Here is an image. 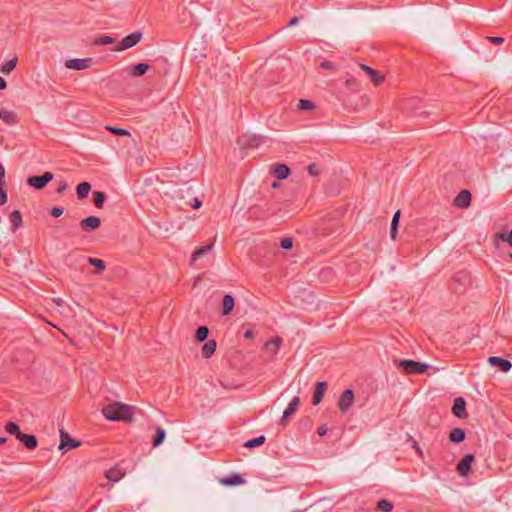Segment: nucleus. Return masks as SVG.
I'll list each match as a JSON object with an SVG mask.
<instances>
[{
    "instance_id": "79ce46f5",
    "label": "nucleus",
    "mask_w": 512,
    "mask_h": 512,
    "mask_svg": "<svg viewBox=\"0 0 512 512\" xmlns=\"http://www.w3.org/2000/svg\"><path fill=\"white\" fill-rule=\"evenodd\" d=\"M114 42H115V39L108 35H102L95 40V44H97V45H107V44H112Z\"/></svg>"
},
{
    "instance_id": "a19ab883",
    "label": "nucleus",
    "mask_w": 512,
    "mask_h": 512,
    "mask_svg": "<svg viewBox=\"0 0 512 512\" xmlns=\"http://www.w3.org/2000/svg\"><path fill=\"white\" fill-rule=\"evenodd\" d=\"M314 107H315V104L312 101H310V100H307V99L299 100L298 108L300 110H311Z\"/></svg>"
},
{
    "instance_id": "473e14b6",
    "label": "nucleus",
    "mask_w": 512,
    "mask_h": 512,
    "mask_svg": "<svg viewBox=\"0 0 512 512\" xmlns=\"http://www.w3.org/2000/svg\"><path fill=\"white\" fill-rule=\"evenodd\" d=\"M400 215H401L400 210L396 211V212L394 213V216H393V219H392V222H391L390 235H391V238H392L393 240H395V239H396V235H397V227H398V223H399Z\"/></svg>"
},
{
    "instance_id": "e2e57ef3",
    "label": "nucleus",
    "mask_w": 512,
    "mask_h": 512,
    "mask_svg": "<svg viewBox=\"0 0 512 512\" xmlns=\"http://www.w3.org/2000/svg\"><path fill=\"white\" fill-rule=\"evenodd\" d=\"M509 258L512 260V252L509 254Z\"/></svg>"
},
{
    "instance_id": "2eb2a0df",
    "label": "nucleus",
    "mask_w": 512,
    "mask_h": 512,
    "mask_svg": "<svg viewBox=\"0 0 512 512\" xmlns=\"http://www.w3.org/2000/svg\"><path fill=\"white\" fill-rule=\"evenodd\" d=\"M299 404L300 398L298 396L293 397L292 400L289 402L287 408L283 412L280 424H284V422L297 411Z\"/></svg>"
},
{
    "instance_id": "4c0bfd02",
    "label": "nucleus",
    "mask_w": 512,
    "mask_h": 512,
    "mask_svg": "<svg viewBox=\"0 0 512 512\" xmlns=\"http://www.w3.org/2000/svg\"><path fill=\"white\" fill-rule=\"evenodd\" d=\"M498 240H501L503 242H507L509 244V246L512 247V230L507 233V232H499L495 235V241L497 242Z\"/></svg>"
},
{
    "instance_id": "bf43d9fd",
    "label": "nucleus",
    "mask_w": 512,
    "mask_h": 512,
    "mask_svg": "<svg viewBox=\"0 0 512 512\" xmlns=\"http://www.w3.org/2000/svg\"><path fill=\"white\" fill-rule=\"evenodd\" d=\"M298 21H299V18H298V17H293V18L289 21L288 26H294V25H296V24L298 23Z\"/></svg>"
},
{
    "instance_id": "7ed1b4c3",
    "label": "nucleus",
    "mask_w": 512,
    "mask_h": 512,
    "mask_svg": "<svg viewBox=\"0 0 512 512\" xmlns=\"http://www.w3.org/2000/svg\"><path fill=\"white\" fill-rule=\"evenodd\" d=\"M54 178L53 173L44 172L42 175L29 176L26 180L27 185L35 188L36 190L44 189L49 182Z\"/></svg>"
},
{
    "instance_id": "cd10ccee",
    "label": "nucleus",
    "mask_w": 512,
    "mask_h": 512,
    "mask_svg": "<svg viewBox=\"0 0 512 512\" xmlns=\"http://www.w3.org/2000/svg\"><path fill=\"white\" fill-rule=\"evenodd\" d=\"M214 246V243H210V244H207V245H204L202 247H199L197 248L193 254H192V257H191V260L194 262L196 261L197 259H199L200 257H202L203 255H205L206 253H208L209 251L212 250Z\"/></svg>"
},
{
    "instance_id": "b1692460",
    "label": "nucleus",
    "mask_w": 512,
    "mask_h": 512,
    "mask_svg": "<svg viewBox=\"0 0 512 512\" xmlns=\"http://www.w3.org/2000/svg\"><path fill=\"white\" fill-rule=\"evenodd\" d=\"M11 231H16L22 225V215L19 210H14L10 214Z\"/></svg>"
},
{
    "instance_id": "864d4df0",
    "label": "nucleus",
    "mask_w": 512,
    "mask_h": 512,
    "mask_svg": "<svg viewBox=\"0 0 512 512\" xmlns=\"http://www.w3.org/2000/svg\"><path fill=\"white\" fill-rule=\"evenodd\" d=\"M4 178H5V168L2 165V163L0 162V184H5Z\"/></svg>"
},
{
    "instance_id": "9b49d317",
    "label": "nucleus",
    "mask_w": 512,
    "mask_h": 512,
    "mask_svg": "<svg viewBox=\"0 0 512 512\" xmlns=\"http://www.w3.org/2000/svg\"><path fill=\"white\" fill-rule=\"evenodd\" d=\"M488 363L491 366L498 367L502 372H508L512 368V363L504 358L492 356L488 358Z\"/></svg>"
},
{
    "instance_id": "a878e982",
    "label": "nucleus",
    "mask_w": 512,
    "mask_h": 512,
    "mask_svg": "<svg viewBox=\"0 0 512 512\" xmlns=\"http://www.w3.org/2000/svg\"><path fill=\"white\" fill-rule=\"evenodd\" d=\"M105 476L110 481L116 482L124 476V472L118 467H113L106 471Z\"/></svg>"
},
{
    "instance_id": "f3484780",
    "label": "nucleus",
    "mask_w": 512,
    "mask_h": 512,
    "mask_svg": "<svg viewBox=\"0 0 512 512\" xmlns=\"http://www.w3.org/2000/svg\"><path fill=\"white\" fill-rule=\"evenodd\" d=\"M18 440L29 450L35 449L38 445L36 436L32 434L21 433Z\"/></svg>"
},
{
    "instance_id": "2f4dec72",
    "label": "nucleus",
    "mask_w": 512,
    "mask_h": 512,
    "mask_svg": "<svg viewBox=\"0 0 512 512\" xmlns=\"http://www.w3.org/2000/svg\"><path fill=\"white\" fill-rule=\"evenodd\" d=\"M208 335H209L208 327L200 326L197 328L194 337L197 342L202 343L208 338Z\"/></svg>"
},
{
    "instance_id": "13d9d810",
    "label": "nucleus",
    "mask_w": 512,
    "mask_h": 512,
    "mask_svg": "<svg viewBox=\"0 0 512 512\" xmlns=\"http://www.w3.org/2000/svg\"><path fill=\"white\" fill-rule=\"evenodd\" d=\"M6 87H7L6 80L0 76V90H4V89H6Z\"/></svg>"
},
{
    "instance_id": "3c124183",
    "label": "nucleus",
    "mask_w": 512,
    "mask_h": 512,
    "mask_svg": "<svg viewBox=\"0 0 512 512\" xmlns=\"http://www.w3.org/2000/svg\"><path fill=\"white\" fill-rule=\"evenodd\" d=\"M67 187H68V184L65 181H61L59 183L58 188L56 189V193H58V194L64 193V191L67 189Z\"/></svg>"
},
{
    "instance_id": "c03bdc74",
    "label": "nucleus",
    "mask_w": 512,
    "mask_h": 512,
    "mask_svg": "<svg viewBox=\"0 0 512 512\" xmlns=\"http://www.w3.org/2000/svg\"><path fill=\"white\" fill-rule=\"evenodd\" d=\"M64 212V209L62 207H53L50 211V214L54 218L60 217Z\"/></svg>"
},
{
    "instance_id": "680f3d73",
    "label": "nucleus",
    "mask_w": 512,
    "mask_h": 512,
    "mask_svg": "<svg viewBox=\"0 0 512 512\" xmlns=\"http://www.w3.org/2000/svg\"><path fill=\"white\" fill-rule=\"evenodd\" d=\"M7 441L6 437H0V445L4 444Z\"/></svg>"
},
{
    "instance_id": "8fccbe9b",
    "label": "nucleus",
    "mask_w": 512,
    "mask_h": 512,
    "mask_svg": "<svg viewBox=\"0 0 512 512\" xmlns=\"http://www.w3.org/2000/svg\"><path fill=\"white\" fill-rule=\"evenodd\" d=\"M308 173L312 176H316L319 174V168L316 164H310L308 166Z\"/></svg>"
},
{
    "instance_id": "1a4fd4ad",
    "label": "nucleus",
    "mask_w": 512,
    "mask_h": 512,
    "mask_svg": "<svg viewBox=\"0 0 512 512\" xmlns=\"http://www.w3.org/2000/svg\"><path fill=\"white\" fill-rule=\"evenodd\" d=\"M100 225H101L100 218L97 216H94V215L84 218L83 220L80 221V224H79L81 230L84 232L94 231L97 228H99Z\"/></svg>"
},
{
    "instance_id": "4468645a",
    "label": "nucleus",
    "mask_w": 512,
    "mask_h": 512,
    "mask_svg": "<svg viewBox=\"0 0 512 512\" xmlns=\"http://www.w3.org/2000/svg\"><path fill=\"white\" fill-rule=\"evenodd\" d=\"M360 68L367 73L370 78V81L378 86L383 82V76L379 74L378 71L374 70L372 67L367 66L365 64H360Z\"/></svg>"
},
{
    "instance_id": "f8f14e48",
    "label": "nucleus",
    "mask_w": 512,
    "mask_h": 512,
    "mask_svg": "<svg viewBox=\"0 0 512 512\" xmlns=\"http://www.w3.org/2000/svg\"><path fill=\"white\" fill-rule=\"evenodd\" d=\"M91 58L70 59L67 60L65 66L73 70H84L90 67Z\"/></svg>"
},
{
    "instance_id": "a18cd8bd",
    "label": "nucleus",
    "mask_w": 512,
    "mask_h": 512,
    "mask_svg": "<svg viewBox=\"0 0 512 512\" xmlns=\"http://www.w3.org/2000/svg\"><path fill=\"white\" fill-rule=\"evenodd\" d=\"M320 67L326 70H334L335 64L331 61L325 60L320 63Z\"/></svg>"
},
{
    "instance_id": "4be33fe9",
    "label": "nucleus",
    "mask_w": 512,
    "mask_h": 512,
    "mask_svg": "<svg viewBox=\"0 0 512 512\" xmlns=\"http://www.w3.org/2000/svg\"><path fill=\"white\" fill-rule=\"evenodd\" d=\"M221 484L225 486H236L244 483V479L239 474H233L220 480Z\"/></svg>"
},
{
    "instance_id": "72a5a7b5",
    "label": "nucleus",
    "mask_w": 512,
    "mask_h": 512,
    "mask_svg": "<svg viewBox=\"0 0 512 512\" xmlns=\"http://www.w3.org/2000/svg\"><path fill=\"white\" fill-rule=\"evenodd\" d=\"M266 441V437L264 435H260L256 438L250 439L244 443V447L246 448H255L261 446Z\"/></svg>"
},
{
    "instance_id": "052dcab7",
    "label": "nucleus",
    "mask_w": 512,
    "mask_h": 512,
    "mask_svg": "<svg viewBox=\"0 0 512 512\" xmlns=\"http://www.w3.org/2000/svg\"><path fill=\"white\" fill-rule=\"evenodd\" d=\"M354 83H355V78H354V77H350V78H348V79L346 80V84H347L348 86L353 85Z\"/></svg>"
},
{
    "instance_id": "6e6552de",
    "label": "nucleus",
    "mask_w": 512,
    "mask_h": 512,
    "mask_svg": "<svg viewBox=\"0 0 512 512\" xmlns=\"http://www.w3.org/2000/svg\"><path fill=\"white\" fill-rule=\"evenodd\" d=\"M61 442L59 450L68 451L80 446V442L70 437V435L64 430L60 431Z\"/></svg>"
},
{
    "instance_id": "603ef678",
    "label": "nucleus",
    "mask_w": 512,
    "mask_h": 512,
    "mask_svg": "<svg viewBox=\"0 0 512 512\" xmlns=\"http://www.w3.org/2000/svg\"><path fill=\"white\" fill-rule=\"evenodd\" d=\"M327 431H328V429H327L326 425H321L317 429V434L322 437L327 434Z\"/></svg>"
},
{
    "instance_id": "393cba45",
    "label": "nucleus",
    "mask_w": 512,
    "mask_h": 512,
    "mask_svg": "<svg viewBox=\"0 0 512 512\" xmlns=\"http://www.w3.org/2000/svg\"><path fill=\"white\" fill-rule=\"evenodd\" d=\"M465 437H466V433H465L464 429H462V428H454L451 430V432L449 434L450 441H452L454 443H460V442L464 441Z\"/></svg>"
},
{
    "instance_id": "49530a36",
    "label": "nucleus",
    "mask_w": 512,
    "mask_h": 512,
    "mask_svg": "<svg viewBox=\"0 0 512 512\" xmlns=\"http://www.w3.org/2000/svg\"><path fill=\"white\" fill-rule=\"evenodd\" d=\"M4 184H0V205H4L7 202V193L3 189Z\"/></svg>"
},
{
    "instance_id": "f257e3e1",
    "label": "nucleus",
    "mask_w": 512,
    "mask_h": 512,
    "mask_svg": "<svg viewBox=\"0 0 512 512\" xmlns=\"http://www.w3.org/2000/svg\"><path fill=\"white\" fill-rule=\"evenodd\" d=\"M104 417L111 421L131 423L134 420V408L121 402H113L103 407Z\"/></svg>"
},
{
    "instance_id": "c85d7f7f",
    "label": "nucleus",
    "mask_w": 512,
    "mask_h": 512,
    "mask_svg": "<svg viewBox=\"0 0 512 512\" xmlns=\"http://www.w3.org/2000/svg\"><path fill=\"white\" fill-rule=\"evenodd\" d=\"M165 437H166L165 429H163L160 426H157L156 427V434H155V436L153 438V441H152V446L153 447L160 446L164 442Z\"/></svg>"
},
{
    "instance_id": "bb28decb",
    "label": "nucleus",
    "mask_w": 512,
    "mask_h": 512,
    "mask_svg": "<svg viewBox=\"0 0 512 512\" xmlns=\"http://www.w3.org/2000/svg\"><path fill=\"white\" fill-rule=\"evenodd\" d=\"M91 190V185L88 182H81L76 187L77 196L79 199H85Z\"/></svg>"
},
{
    "instance_id": "c756f323",
    "label": "nucleus",
    "mask_w": 512,
    "mask_h": 512,
    "mask_svg": "<svg viewBox=\"0 0 512 512\" xmlns=\"http://www.w3.org/2000/svg\"><path fill=\"white\" fill-rule=\"evenodd\" d=\"M149 69V65L146 63H138L132 67L131 75L134 77H140L144 75Z\"/></svg>"
},
{
    "instance_id": "5fc2aeb1",
    "label": "nucleus",
    "mask_w": 512,
    "mask_h": 512,
    "mask_svg": "<svg viewBox=\"0 0 512 512\" xmlns=\"http://www.w3.org/2000/svg\"><path fill=\"white\" fill-rule=\"evenodd\" d=\"M430 115V112L426 111V110H423V111H419V112H415L414 116L416 117H428Z\"/></svg>"
},
{
    "instance_id": "37998d69",
    "label": "nucleus",
    "mask_w": 512,
    "mask_h": 512,
    "mask_svg": "<svg viewBox=\"0 0 512 512\" xmlns=\"http://www.w3.org/2000/svg\"><path fill=\"white\" fill-rule=\"evenodd\" d=\"M293 246V241L291 238H283L280 241V247L284 250H289Z\"/></svg>"
},
{
    "instance_id": "5701e85b",
    "label": "nucleus",
    "mask_w": 512,
    "mask_h": 512,
    "mask_svg": "<svg viewBox=\"0 0 512 512\" xmlns=\"http://www.w3.org/2000/svg\"><path fill=\"white\" fill-rule=\"evenodd\" d=\"M0 119L8 125L15 124L18 121L16 113L5 109H0Z\"/></svg>"
},
{
    "instance_id": "0eeeda50",
    "label": "nucleus",
    "mask_w": 512,
    "mask_h": 512,
    "mask_svg": "<svg viewBox=\"0 0 512 512\" xmlns=\"http://www.w3.org/2000/svg\"><path fill=\"white\" fill-rule=\"evenodd\" d=\"M474 461L473 454H466L457 464L456 471L460 476H467L471 471V465Z\"/></svg>"
},
{
    "instance_id": "58836bf2",
    "label": "nucleus",
    "mask_w": 512,
    "mask_h": 512,
    "mask_svg": "<svg viewBox=\"0 0 512 512\" xmlns=\"http://www.w3.org/2000/svg\"><path fill=\"white\" fill-rule=\"evenodd\" d=\"M5 429L8 433L15 435L18 439V435H20L22 432L20 431L19 425L15 422H8L5 426Z\"/></svg>"
},
{
    "instance_id": "f03ea898",
    "label": "nucleus",
    "mask_w": 512,
    "mask_h": 512,
    "mask_svg": "<svg viewBox=\"0 0 512 512\" xmlns=\"http://www.w3.org/2000/svg\"><path fill=\"white\" fill-rule=\"evenodd\" d=\"M394 362L397 366L401 367L406 374H410V375L423 374L427 371V369L429 367L428 364L418 362L415 360L403 359V360H395Z\"/></svg>"
},
{
    "instance_id": "de8ad7c7",
    "label": "nucleus",
    "mask_w": 512,
    "mask_h": 512,
    "mask_svg": "<svg viewBox=\"0 0 512 512\" xmlns=\"http://www.w3.org/2000/svg\"><path fill=\"white\" fill-rule=\"evenodd\" d=\"M187 204L193 209H198L202 206V201L199 198L195 197L192 202H187Z\"/></svg>"
},
{
    "instance_id": "423d86ee",
    "label": "nucleus",
    "mask_w": 512,
    "mask_h": 512,
    "mask_svg": "<svg viewBox=\"0 0 512 512\" xmlns=\"http://www.w3.org/2000/svg\"><path fill=\"white\" fill-rule=\"evenodd\" d=\"M354 403V392L351 389H346L340 395L338 401V408L342 413L347 412Z\"/></svg>"
},
{
    "instance_id": "c9c22d12",
    "label": "nucleus",
    "mask_w": 512,
    "mask_h": 512,
    "mask_svg": "<svg viewBox=\"0 0 512 512\" xmlns=\"http://www.w3.org/2000/svg\"><path fill=\"white\" fill-rule=\"evenodd\" d=\"M106 194L101 191H95L93 193V202L97 208H102L106 200Z\"/></svg>"
},
{
    "instance_id": "f704fd0d",
    "label": "nucleus",
    "mask_w": 512,
    "mask_h": 512,
    "mask_svg": "<svg viewBox=\"0 0 512 512\" xmlns=\"http://www.w3.org/2000/svg\"><path fill=\"white\" fill-rule=\"evenodd\" d=\"M87 261L90 265L95 266L97 268L96 274L101 273L105 270L106 265L103 260L93 257H87Z\"/></svg>"
},
{
    "instance_id": "ddd939ff",
    "label": "nucleus",
    "mask_w": 512,
    "mask_h": 512,
    "mask_svg": "<svg viewBox=\"0 0 512 512\" xmlns=\"http://www.w3.org/2000/svg\"><path fill=\"white\" fill-rule=\"evenodd\" d=\"M471 203V193L468 190H462L455 197L453 204L459 208H468Z\"/></svg>"
},
{
    "instance_id": "39448f33",
    "label": "nucleus",
    "mask_w": 512,
    "mask_h": 512,
    "mask_svg": "<svg viewBox=\"0 0 512 512\" xmlns=\"http://www.w3.org/2000/svg\"><path fill=\"white\" fill-rule=\"evenodd\" d=\"M237 143L246 148H256L264 143V138L260 135L245 134L238 138Z\"/></svg>"
},
{
    "instance_id": "e433bc0d",
    "label": "nucleus",
    "mask_w": 512,
    "mask_h": 512,
    "mask_svg": "<svg viewBox=\"0 0 512 512\" xmlns=\"http://www.w3.org/2000/svg\"><path fill=\"white\" fill-rule=\"evenodd\" d=\"M393 507V503L386 499H381L377 502V508L382 512H391Z\"/></svg>"
},
{
    "instance_id": "ea45409f",
    "label": "nucleus",
    "mask_w": 512,
    "mask_h": 512,
    "mask_svg": "<svg viewBox=\"0 0 512 512\" xmlns=\"http://www.w3.org/2000/svg\"><path fill=\"white\" fill-rule=\"evenodd\" d=\"M106 130L110 131L111 133L119 136H130L131 133L123 128H118L114 126H106Z\"/></svg>"
},
{
    "instance_id": "412c9836",
    "label": "nucleus",
    "mask_w": 512,
    "mask_h": 512,
    "mask_svg": "<svg viewBox=\"0 0 512 512\" xmlns=\"http://www.w3.org/2000/svg\"><path fill=\"white\" fill-rule=\"evenodd\" d=\"M282 342L283 340L281 337L271 338L265 343V349L271 352L272 354H276L279 348L281 347Z\"/></svg>"
},
{
    "instance_id": "6ab92c4d",
    "label": "nucleus",
    "mask_w": 512,
    "mask_h": 512,
    "mask_svg": "<svg viewBox=\"0 0 512 512\" xmlns=\"http://www.w3.org/2000/svg\"><path fill=\"white\" fill-rule=\"evenodd\" d=\"M290 173V168L285 164H277L275 165L273 170L274 176L279 180L286 179L290 175Z\"/></svg>"
},
{
    "instance_id": "09e8293b",
    "label": "nucleus",
    "mask_w": 512,
    "mask_h": 512,
    "mask_svg": "<svg viewBox=\"0 0 512 512\" xmlns=\"http://www.w3.org/2000/svg\"><path fill=\"white\" fill-rule=\"evenodd\" d=\"M487 40L490 41L491 43L495 44V45H499V44H502L504 42V38L503 37H496V36H489V37H487Z\"/></svg>"
},
{
    "instance_id": "dca6fc26",
    "label": "nucleus",
    "mask_w": 512,
    "mask_h": 512,
    "mask_svg": "<svg viewBox=\"0 0 512 512\" xmlns=\"http://www.w3.org/2000/svg\"><path fill=\"white\" fill-rule=\"evenodd\" d=\"M326 390H327L326 382L320 381V382L316 383L315 391H314L313 399H312L313 405H318L322 401Z\"/></svg>"
},
{
    "instance_id": "20e7f679",
    "label": "nucleus",
    "mask_w": 512,
    "mask_h": 512,
    "mask_svg": "<svg viewBox=\"0 0 512 512\" xmlns=\"http://www.w3.org/2000/svg\"><path fill=\"white\" fill-rule=\"evenodd\" d=\"M142 38V33L140 31H135L126 37H124L115 48L116 51H123L129 48L134 47L136 44L140 42Z\"/></svg>"
},
{
    "instance_id": "9d476101",
    "label": "nucleus",
    "mask_w": 512,
    "mask_h": 512,
    "mask_svg": "<svg viewBox=\"0 0 512 512\" xmlns=\"http://www.w3.org/2000/svg\"><path fill=\"white\" fill-rule=\"evenodd\" d=\"M452 413L455 417L459 419H466L468 414L466 412V401L464 398L459 397L454 400L452 406Z\"/></svg>"
},
{
    "instance_id": "7c9ffc66",
    "label": "nucleus",
    "mask_w": 512,
    "mask_h": 512,
    "mask_svg": "<svg viewBox=\"0 0 512 512\" xmlns=\"http://www.w3.org/2000/svg\"><path fill=\"white\" fill-rule=\"evenodd\" d=\"M17 62H18V58L13 57L12 59L8 60L6 63L1 65L0 72L3 74L11 73L15 69Z\"/></svg>"
},
{
    "instance_id": "6e6d98bb",
    "label": "nucleus",
    "mask_w": 512,
    "mask_h": 512,
    "mask_svg": "<svg viewBox=\"0 0 512 512\" xmlns=\"http://www.w3.org/2000/svg\"><path fill=\"white\" fill-rule=\"evenodd\" d=\"M254 337H255V335H254V331L252 329H249L244 333L245 339H253Z\"/></svg>"
},
{
    "instance_id": "a211bd4d",
    "label": "nucleus",
    "mask_w": 512,
    "mask_h": 512,
    "mask_svg": "<svg viewBox=\"0 0 512 512\" xmlns=\"http://www.w3.org/2000/svg\"><path fill=\"white\" fill-rule=\"evenodd\" d=\"M217 343L215 340L210 339L208 340L201 349V355L203 358L208 359L210 358L216 351Z\"/></svg>"
},
{
    "instance_id": "4d7b16f0",
    "label": "nucleus",
    "mask_w": 512,
    "mask_h": 512,
    "mask_svg": "<svg viewBox=\"0 0 512 512\" xmlns=\"http://www.w3.org/2000/svg\"><path fill=\"white\" fill-rule=\"evenodd\" d=\"M416 453L419 455V456H422L423 455V451L422 449L418 446L417 442L414 441V445H413Z\"/></svg>"
},
{
    "instance_id": "aec40b11",
    "label": "nucleus",
    "mask_w": 512,
    "mask_h": 512,
    "mask_svg": "<svg viewBox=\"0 0 512 512\" xmlns=\"http://www.w3.org/2000/svg\"><path fill=\"white\" fill-rule=\"evenodd\" d=\"M235 305L234 298L230 294H226L222 301V315H229Z\"/></svg>"
}]
</instances>
